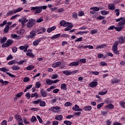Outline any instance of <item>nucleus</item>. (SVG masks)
I'll return each mask as SVG.
<instances>
[{"label": "nucleus", "instance_id": "f257e3e1", "mask_svg": "<svg viewBox=\"0 0 125 125\" xmlns=\"http://www.w3.org/2000/svg\"><path fill=\"white\" fill-rule=\"evenodd\" d=\"M30 10L33 12L35 15L40 14L42 12V9L40 6L30 7Z\"/></svg>", "mask_w": 125, "mask_h": 125}, {"label": "nucleus", "instance_id": "f03ea898", "mask_svg": "<svg viewBox=\"0 0 125 125\" xmlns=\"http://www.w3.org/2000/svg\"><path fill=\"white\" fill-rule=\"evenodd\" d=\"M119 45V42L118 41H115L113 43V46H112V51L116 55H119L120 54V51L118 50V46Z\"/></svg>", "mask_w": 125, "mask_h": 125}, {"label": "nucleus", "instance_id": "7ed1b4c3", "mask_svg": "<svg viewBox=\"0 0 125 125\" xmlns=\"http://www.w3.org/2000/svg\"><path fill=\"white\" fill-rule=\"evenodd\" d=\"M37 33L36 29H33L30 32L29 35H27L26 37L28 39H35L37 36Z\"/></svg>", "mask_w": 125, "mask_h": 125}, {"label": "nucleus", "instance_id": "20e7f679", "mask_svg": "<svg viewBox=\"0 0 125 125\" xmlns=\"http://www.w3.org/2000/svg\"><path fill=\"white\" fill-rule=\"evenodd\" d=\"M35 25V20L33 19H31L28 21L26 23V27L27 29H31Z\"/></svg>", "mask_w": 125, "mask_h": 125}, {"label": "nucleus", "instance_id": "39448f33", "mask_svg": "<svg viewBox=\"0 0 125 125\" xmlns=\"http://www.w3.org/2000/svg\"><path fill=\"white\" fill-rule=\"evenodd\" d=\"M35 31H36L37 35H41V34H43V33H45L46 29L44 27H40L39 28H36Z\"/></svg>", "mask_w": 125, "mask_h": 125}, {"label": "nucleus", "instance_id": "423d86ee", "mask_svg": "<svg viewBox=\"0 0 125 125\" xmlns=\"http://www.w3.org/2000/svg\"><path fill=\"white\" fill-rule=\"evenodd\" d=\"M13 43V40L11 39H8L7 41V43H4L2 44L1 46L3 48L4 47H8Z\"/></svg>", "mask_w": 125, "mask_h": 125}, {"label": "nucleus", "instance_id": "0eeeda50", "mask_svg": "<svg viewBox=\"0 0 125 125\" xmlns=\"http://www.w3.org/2000/svg\"><path fill=\"white\" fill-rule=\"evenodd\" d=\"M116 22H119L118 25H125V18L124 17H120L118 19H115Z\"/></svg>", "mask_w": 125, "mask_h": 125}, {"label": "nucleus", "instance_id": "6e6552de", "mask_svg": "<svg viewBox=\"0 0 125 125\" xmlns=\"http://www.w3.org/2000/svg\"><path fill=\"white\" fill-rule=\"evenodd\" d=\"M72 110L75 112H81L83 111V109L80 108V106L78 104H75L74 106L72 107Z\"/></svg>", "mask_w": 125, "mask_h": 125}, {"label": "nucleus", "instance_id": "1a4fd4ad", "mask_svg": "<svg viewBox=\"0 0 125 125\" xmlns=\"http://www.w3.org/2000/svg\"><path fill=\"white\" fill-rule=\"evenodd\" d=\"M118 45L119 43L120 44H122V43H124L125 42V37H123V36H121L118 37Z\"/></svg>", "mask_w": 125, "mask_h": 125}, {"label": "nucleus", "instance_id": "9d476101", "mask_svg": "<svg viewBox=\"0 0 125 125\" xmlns=\"http://www.w3.org/2000/svg\"><path fill=\"white\" fill-rule=\"evenodd\" d=\"M42 38H38L35 40V41L33 42V44L34 46H38L39 44H40V42H42Z\"/></svg>", "mask_w": 125, "mask_h": 125}, {"label": "nucleus", "instance_id": "9b49d317", "mask_svg": "<svg viewBox=\"0 0 125 125\" xmlns=\"http://www.w3.org/2000/svg\"><path fill=\"white\" fill-rule=\"evenodd\" d=\"M28 48L29 45H25L24 46H21L19 47V49L21 50H23L24 52H27V51H28Z\"/></svg>", "mask_w": 125, "mask_h": 125}, {"label": "nucleus", "instance_id": "f8f14e48", "mask_svg": "<svg viewBox=\"0 0 125 125\" xmlns=\"http://www.w3.org/2000/svg\"><path fill=\"white\" fill-rule=\"evenodd\" d=\"M19 22L21 24V25H24L25 23L28 22V19L26 17H23L21 19H19Z\"/></svg>", "mask_w": 125, "mask_h": 125}, {"label": "nucleus", "instance_id": "ddd939ff", "mask_svg": "<svg viewBox=\"0 0 125 125\" xmlns=\"http://www.w3.org/2000/svg\"><path fill=\"white\" fill-rule=\"evenodd\" d=\"M97 84H98V82L92 81L89 84V86L90 87H95V86H97Z\"/></svg>", "mask_w": 125, "mask_h": 125}, {"label": "nucleus", "instance_id": "4468645a", "mask_svg": "<svg viewBox=\"0 0 125 125\" xmlns=\"http://www.w3.org/2000/svg\"><path fill=\"white\" fill-rule=\"evenodd\" d=\"M124 28V26L122 25L118 24L117 27H115V30L117 32H121L122 29Z\"/></svg>", "mask_w": 125, "mask_h": 125}, {"label": "nucleus", "instance_id": "2eb2a0df", "mask_svg": "<svg viewBox=\"0 0 125 125\" xmlns=\"http://www.w3.org/2000/svg\"><path fill=\"white\" fill-rule=\"evenodd\" d=\"M55 119L57 121H62V120H63V116H62V115H57Z\"/></svg>", "mask_w": 125, "mask_h": 125}, {"label": "nucleus", "instance_id": "dca6fc26", "mask_svg": "<svg viewBox=\"0 0 125 125\" xmlns=\"http://www.w3.org/2000/svg\"><path fill=\"white\" fill-rule=\"evenodd\" d=\"M80 65V61H78L77 62H71L69 64V66H79Z\"/></svg>", "mask_w": 125, "mask_h": 125}, {"label": "nucleus", "instance_id": "f3484780", "mask_svg": "<svg viewBox=\"0 0 125 125\" xmlns=\"http://www.w3.org/2000/svg\"><path fill=\"white\" fill-rule=\"evenodd\" d=\"M41 101H42L41 99H38L37 100H36L35 101H33L32 104H33L34 105H39V104H40Z\"/></svg>", "mask_w": 125, "mask_h": 125}, {"label": "nucleus", "instance_id": "a211bd4d", "mask_svg": "<svg viewBox=\"0 0 125 125\" xmlns=\"http://www.w3.org/2000/svg\"><path fill=\"white\" fill-rule=\"evenodd\" d=\"M60 24L61 27H67V22L64 20L61 21Z\"/></svg>", "mask_w": 125, "mask_h": 125}, {"label": "nucleus", "instance_id": "6ab92c4d", "mask_svg": "<svg viewBox=\"0 0 125 125\" xmlns=\"http://www.w3.org/2000/svg\"><path fill=\"white\" fill-rule=\"evenodd\" d=\"M56 29V26H52V27H48L47 29V33H51L52 31H54Z\"/></svg>", "mask_w": 125, "mask_h": 125}, {"label": "nucleus", "instance_id": "aec40b11", "mask_svg": "<svg viewBox=\"0 0 125 125\" xmlns=\"http://www.w3.org/2000/svg\"><path fill=\"white\" fill-rule=\"evenodd\" d=\"M11 38L15 39V40H20L21 39V36H17L16 34H12L11 35Z\"/></svg>", "mask_w": 125, "mask_h": 125}, {"label": "nucleus", "instance_id": "412c9836", "mask_svg": "<svg viewBox=\"0 0 125 125\" xmlns=\"http://www.w3.org/2000/svg\"><path fill=\"white\" fill-rule=\"evenodd\" d=\"M59 65H61V62H57L54 63L52 65V67H53V68H57V67H58V66H59Z\"/></svg>", "mask_w": 125, "mask_h": 125}, {"label": "nucleus", "instance_id": "4be33fe9", "mask_svg": "<svg viewBox=\"0 0 125 125\" xmlns=\"http://www.w3.org/2000/svg\"><path fill=\"white\" fill-rule=\"evenodd\" d=\"M92 109V107H91V106L90 105H87L86 106H84L83 108V109L84 110V111H91Z\"/></svg>", "mask_w": 125, "mask_h": 125}, {"label": "nucleus", "instance_id": "5701e85b", "mask_svg": "<svg viewBox=\"0 0 125 125\" xmlns=\"http://www.w3.org/2000/svg\"><path fill=\"white\" fill-rule=\"evenodd\" d=\"M62 73L64 75H66V76H70V75H72L71 70H64L62 71Z\"/></svg>", "mask_w": 125, "mask_h": 125}, {"label": "nucleus", "instance_id": "b1692460", "mask_svg": "<svg viewBox=\"0 0 125 125\" xmlns=\"http://www.w3.org/2000/svg\"><path fill=\"white\" fill-rule=\"evenodd\" d=\"M40 92L42 97H46V96H47V92L44 91L43 90H41Z\"/></svg>", "mask_w": 125, "mask_h": 125}, {"label": "nucleus", "instance_id": "393cba45", "mask_svg": "<svg viewBox=\"0 0 125 125\" xmlns=\"http://www.w3.org/2000/svg\"><path fill=\"white\" fill-rule=\"evenodd\" d=\"M108 9H110V10H114L115 9L116 7H115V5L113 4H109L108 6Z\"/></svg>", "mask_w": 125, "mask_h": 125}, {"label": "nucleus", "instance_id": "a878e982", "mask_svg": "<svg viewBox=\"0 0 125 125\" xmlns=\"http://www.w3.org/2000/svg\"><path fill=\"white\" fill-rule=\"evenodd\" d=\"M13 14H15V12L14 10L9 11L6 13V16H10V15H13Z\"/></svg>", "mask_w": 125, "mask_h": 125}, {"label": "nucleus", "instance_id": "bb28decb", "mask_svg": "<svg viewBox=\"0 0 125 125\" xmlns=\"http://www.w3.org/2000/svg\"><path fill=\"white\" fill-rule=\"evenodd\" d=\"M121 82V80L120 79H117L116 78H114L111 80L112 83H120Z\"/></svg>", "mask_w": 125, "mask_h": 125}, {"label": "nucleus", "instance_id": "cd10ccee", "mask_svg": "<svg viewBox=\"0 0 125 125\" xmlns=\"http://www.w3.org/2000/svg\"><path fill=\"white\" fill-rule=\"evenodd\" d=\"M53 80H51L49 79H47L46 80V83L48 84V85H51L52 84Z\"/></svg>", "mask_w": 125, "mask_h": 125}, {"label": "nucleus", "instance_id": "c85d7f7f", "mask_svg": "<svg viewBox=\"0 0 125 125\" xmlns=\"http://www.w3.org/2000/svg\"><path fill=\"white\" fill-rule=\"evenodd\" d=\"M61 36L60 34H57L56 35H54L53 36L51 37V40H55V39H57L59 38Z\"/></svg>", "mask_w": 125, "mask_h": 125}, {"label": "nucleus", "instance_id": "c756f323", "mask_svg": "<svg viewBox=\"0 0 125 125\" xmlns=\"http://www.w3.org/2000/svg\"><path fill=\"white\" fill-rule=\"evenodd\" d=\"M105 46H106V44H100L96 47V49H98V48H104Z\"/></svg>", "mask_w": 125, "mask_h": 125}, {"label": "nucleus", "instance_id": "7c9ffc66", "mask_svg": "<svg viewBox=\"0 0 125 125\" xmlns=\"http://www.w3.org/2000/svg\"><path fill=\"white\" fill-rule=\"evenodd\" d=\"M15 119L17 120V121L19 122H20V121H22V117L20 116V115H15Z\"/></svg>", "mask_w": 125, "mask_h": 125}, {"label": "nucleus", "instance_id": "2f4dec72", "mask_svg": "<svg viewBox=\"0 0 125 125\" xmlns=\"http://www.w3.org/2000/svg\"><path fill=\"white\" fill-rule=\"evenodd\" d=\"M27 56H29V57H31V58H34L35 55L33 54V53L32 52H27L26 53Z\"/></svg>", "mask_w": 125, "mask_h": 125}, {"label": "nucleus", "instance_id": "473e14b6", "mask_svg": "<svg viewBox=\"0 0 125 125\" xmlns=\"http://www.w3.org/2000/svg\"><path fill=\"white\" fill-rule=\"evenodd\" d=\"M35 66L33 65H29L26 67V70H27V71H30V70H33Z\"/></svg>", "mask_w": 125, "mask_h": 125}, {"label": "nucleus", "instance_id": "72a5a7b5", "mask_svg": "<svg viewBox=\"0 0 125 125\" xmlns=\"http://www.w3.org/2000/svg\"><path fill=\"white\" fill-rule=\"evenodd\" d=\"M88 33V31H79L78 32L76 33V35H81V36L84 34H87Z\"/></svg>", "mask_w": 125, "mask_h": 125}, {"label": "nucleus", "instance_id": "f704fd0d", "mask_svg": "<svg viewBox=\"0 0 125 125\" xmlns=\"http://www.w3.org/2000/svg\"><path fill=\"white\" fill-rule=\"evenodd\" d=\"M11 69L14 71H17V70H19V69H20V67L18 65H14L11 67Z\"/></svg>", "mask_w": 125, "mask_h": 125}, {"label": "nucleus", "instance_id": "c9c22d12", "mask_svg": "<svg viewBox=\"0 0 125 125\" xmlns=\"http://www.w3.org/2000/svg\"><path fill=\"white\" fill-rule=\"evenodd\" d=\"M42 86V83H41V82H37L35 83V87L36 88H40L41 86Z\"/></svg>", "mask_w": 125, "mask_h": 125}, {"label": "nucleus", "instance_id": "e433bc0d", "mask_svg": "<svg viewBox=\"0 0 125 125\" xmlns=\"http://www.w3.org/2000/svg\"><path fill=\"white\" fill-rule=\"evenodd\" d=\"M67 85H66L65 83H62L61 84V89H62L63 90H66L67 89Z\"/></svg>", "mask_w": 125, "mask_h": 125}, {"label": "nucleus", "instance_id": "4c0bfd02", "mask_svg": "<svg viewBox=\"0 0 125 125\" xmlns=\"http://www.w3.org/2000/svg\"><path fill=\"white\" fill-rule=\"evenodd\" d=\"M105 108H106V109H113L114 108V105L112 104H109L107 105H106L105 106Z\"/></svg>", "mask_w": 125, "mask_h": 125}, {"label": "nucleus", "instance_id": "58836bf2", "mask_svg": "<svg viewBox=\"0 0 125 125\" xmlns=\"http://www.w3.org/2000/svg\"><path fill=\"white\" fill-rule=\"evenodd\" d=\"M91 10L94 11L95 12V11H99L100 9L98 7H93L90 8Z\"/></svg>", "mask_w": 125, "mask_h": 125}, {"label": "nucleus", "instance_id": "ea45409f", "mask_svg": "<svg viewBox=\"0 0 125 125\" xmlns=\"http://www.w3.org/2000/svg\"><path fill=\"white\" fill-rule=\"evenodd\" d=\"M31 97L33 98V97H36V98H38L39 97V94H38V92H35L34 93L31 94Z\"/></svg>", "mask_w": 125, "mask_h": 125}, {"label": "nucleus", "instance_id": "a19ab883", "mask_svg": "<svg viewBox=\"0 0 125 125\" xmlns=\"http://www.w3.org/2000/svg\"><path fill=\"white\" fill-rule=\"evenodd\" d=\"M7 40V38L5 37H3V38H2L0 40V42L1 43H3L4 42H6Z\"/></svg>", "mask_w": 125, "mask_h": 125}, {"label": "nucleus", "instance_id": "79ce46f5", "mask_svg": "<svg viewBox=\"0 0 125 125\" xmlns=\"http://www.w3.org/2000/svg\"><path fill=\"white\" fill-rule=\"evenodd\" d=\"M46 103L44 101H41L40 103V107H45Z\"/></svg>", "mask_w": 125, "mask_h": 125}, {"label": "nucleus", "instance_id": "37998d69", "mask_svg": "<svg viewBox=\"0 0 125 125\" xmlns=\"http://www.w3.org/2000/svg\"><path fill=\"white\" fill-rule=\"evenodd\" d=\"M63 124H65V125H72L73 122L65 120L63 122Z\"/></svg>", "mask_w": 125, "mask_h": 125}, {"label": "nucleus", "instance_id": "c03bdc74", "mask_svg": "<svg viewBox=\"0 0 125 125\" xmlns=\"http://www.w3.org/2000/svg\"><path fill=\"white\" fill-rule=\"evenodd\" d=\"M9 31V26L6 25L4 29V33H8V31Z\"/></svg>", "mask_w": 125, "mask_h": 125}, {"label": "nucleus", "instance_id": "a18cd8bd", "mask_svg": "<svg viewBox=\"0 0 125 125\" xmlns=\"http://www.w3.org/2000/svg\"><path fill=\"white\" fill-rule=\"evenodd\" d=\"M43 21V18L41 17L36 20L37 23H42Z\"/></svg>", "mask_w": 125, "mask_h": 125}, {"label": "nucleus", "instance_id": "49530a36", "mask_svg": "<svg viewBox=\"0 0 125 125\" xmlns=\"http://www.w3.org/2000/svg\"><path fill=\"white\" fill-rule=\"evenodd\" d=\"M37 121V118L35 116H33L30 120L31 123H35Z\"/></svg>", "mask_w": 125, "mask_h": 125}, {"label": "nucleus", "instance_id": "de8ad7c7", "mask_svg": "<svg viewBox=\"0 0 125 125\" xmlns=\"http://www.w3.org/2000/svg\"><path fill=\"white\" fill-rule=\"evenodd\" d=\"M0 71H1V72H3V73H6V72L8 71V69L5 67H2L0 68Z\"/></svg>", "mask_w": 125, "mask_h": 125}, {"label": "nucleus", "instance_id": "09e8293b", "mask_svg": "<svg viewBox=\"0 0 125 125\" xmlns=\"http://www.w3.org/2000/svg\"><path fill=\"white\" fill-rule=\"evenodd\" d=\"M65 107H69L70 106H72V103L70 102H67L64 104Z\"/></svg>", "mask_w": 125, "mask_h": 125}, {"label": "nucleus", "instance_id": "8fccbe9b", "mask_svg": "<svg viewBox=\"0 0 125 125\" xmlns=\"http://www.w3.org/2000/svg\"><path fill=\"white\" fill-rule=\"evenodd\" d=\"M57 78H58V74H53L51 76L52 80H55V79H57Z\"/></svg>", "mask_w": 125, "mask_h": 125}, {"label": "nucleus", "instance_id": "3c124183", "mask_svg": "<svg viewBox=\"0 0 125 125\" xmlns=\"http://www.w3.org/2000/svg\"><path fill=\"white\" fill-rule=\"evenodd\" d=\"M22 10H23V8L22 7L16 9L15 10H14L15 13H17V12H20V11H22Z\"/></svg>", "mask_w": 125, "mask_h": 125}, {"label": "nucleus", "instance_id": "603ef678", "mask_svg": "<svg viewBox=\"0 0 125 125\" xmlns=\"http://www.w3.org/2000/svg\"><path fill=\"white\" fill-rule=\"evenodd\" d=\"M120 105L122 106V107H123L124 109L125 108V102L124 101H121L119 103Z\"/></svg>", "mask_w": 125, "mask_h": 125}, {"label": "nucleus", "instance_id": "864d4df0", "mask_svg": "<svg viewBox=\"0 0 125 125\" xmlns=\"http://www.w3.org/2000/svg\"><path fill=\"white\" fill-rule=\"evenodd\" d=\"M108 13H109V11H106L105 10L102 11L101 12L102 15H108Z\"/></svg>", "mask_w": 125, "mask_h": 125}, {"label": "nucleus", "instance_id": "5fc2aeb1", "mask_svg": "<svg viewBox=\"0 0 125 125\" xmlns=\"http://www.w3.org/2000/svg\"><path fill=\"white\" fill-rule=\"evenodd\" d=\"M98 31L97 30V29L92 30L90 31V34H91V35H93L94 34H96V33H97Z\"/></svg>", "mask_w": 125, "mask_h": 125}, {"label": "nucleus", "instance_id": "6e6d98bb", "mask_svg": "<svg viewBox=\"0 0 125 125\" xmlns=\"http://www.w3.org/2000/svg\"><path fill=\"white\" fill-rule=\"evenodd\" d=\"M84 15V12H83V11H79L78 12V16H79V17L83 16Z\"/></svg>", "mask_w": 125, "mask_h": 125}, {"label": "nucleus", "instance_id": "4d7b16f0", "mask_svg": "<svg viewBox=\"0 0 125 125\" xmlns=\"http://www.w3.org/2000/svg\"><path fill=\"white\" fill-rule=\"evenodd\" d=\"M31 95L29 92H27L25 94V97H26L27 99H30L31 98Z\"/></svg>", "mask_w": 125, "mask_h": 125}, {"label": "nucleus", "instance_id": "13d9d810", "mask_svg": "<svg viewBox=\"0 0 125 125\" xmlns=\"http://www.w3.org/2000/svg\"><path fill=\"white\" fill-rule=\"evenodd\" d=\"M103 105H104V103H101L97 105V109H99L102 107H103Z\"/></svg>", "mask_w": 125, "mask_h": 125}, {"label": "nucleus", "instance_id": "bf43d9fd", "mask_svg": "<svg viewBox=\"0 0 125 125\" xmlns=\"http://www.w3.org/2000/svg\"><path fill=\"white\" fill-rule=\"evenodd\" d=\"M23 123L25 125H30V122L28 121V119H27V118L23 119Z\"/></svg>", "mask_w": 125, "mask_h": 125}, {"label": "nucleus", "instance_id": "052dcab7", "mask_svg": "<svg viewBox=\"0 0 125 125\" xmlns=\"http://www.w3.org/2000/svg\"><path fill=\"white\" fill-rule=\"evenodd\" d=\"M7 23V21L5 20L3 21V23H0V27H3L5 25H6V23Z\"/></svg>", "mask_w": 125, "mask_h": 125}, {"label": "nucleus", "instance_id": "680f3d73", "mask_svg": "<svg viewBox=\"0 0 125 125\" xmlns=\"http://www.w3.org/2000/svg\"><path fill=\"white\" fill-rule=\"evenodd\" d=\"M23 92H20L16 95V97L20 98L23 95Z\"/></svg>", "mask_w": 125, "mask_h": 125}, {"label": "nucleus", "instance_id": "e2e57ef3", "mask_svg": "<svg viewBox=\"0 0 125 125\" xmlns=\"http://www.w3.org/2000/svg\"><path fill=\"white\" fill-rule=\"evenodd\" d=\"M17 34L18 35H22L24 34V30L23 29H21L17 32Z\"/></svg>", "mask_w": 125, "mask_h": 125}, {"label": "nucleus", "instance_id": "0e129e2a", "mask_svg": "<svg viewBox=\"0 0 125 125\" xmlns=\"http://www.w3.org/2000/svg\"><path fill=\"white\" fill-rule=\"evenodd\" d=\"M83 41V37H80L79 38H77V39H76L74 40V42H82Z\"/></svg>", "mask_w": 125, "mask_h": 125}, {"label": "nucleus", "instance_id": "69168bd1", "mask_svg": "<svg viewBox=\"0 0 125 125\" xmlns=\"http://www.w3.org/2000/svg\"><path fill=\"white\" fill-rule=\"evenodd\" d=\"M15 64V60H12L8 62V65H13Z\"/></svg>", "mask_w": 125, "mask_h": 125}, {"label": "nucleus", "instance_id": "338daca9", "mask_svg": "<svg viewBox=\"0 0 125 125\" xmlns=\"http://www.w3.org/2000/svg\"><path fill=\"white\" fill-rule=\"evenodd\" d=\"M67 25V27H69V28H73V27H74V25H73V24H72L70 22H67L66 23Z\"/></svg>", "mask_w": 125, "mask_h": 125}, {"label": "nucleus", "instance_id": "774afa93", "mask_svg": "<svg viewBox=\"0 0 125 125\" xmlns=\"http://www.w3.org/2000/svg\"><path fill=\"white\" fill-rule=\"evenodd\" d=\"M1 125H7V121L6 120H3L0 123Z\"/></svg>", "mask_w": 125, "mask_h": 125}]
</instances>
